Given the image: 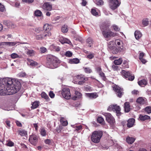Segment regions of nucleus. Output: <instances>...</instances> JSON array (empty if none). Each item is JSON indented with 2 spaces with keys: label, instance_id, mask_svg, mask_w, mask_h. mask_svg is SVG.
Returning a JSON list of instances; mask_svg holds the SVG:
<instances>
[{
  "label": "nucleus",
  "instance_id": "63",
  "mask_svg": "<svg viewBox=\"0 0 151 151\" xmlns=\"http://www.w3.org/2000/svg\"><path fill=\"white\" fill-rule=\"evenodd\" d=\"M112 68L114 70H116L119 69V67L114 65L112 66Z\"/></svg>",
  "mask_w": 151,
  "mask_h": 151
},
{
  "label": "nucleus",
  "instance_id": "19",
  "mask_svg": "<svg viewBox=\"0 0 151 151\" xmlns=\"http://www.w3.org/2000/svg\"><path fill=\"white\" fill-rule=\"evenodd\" d=\"M135 122V119L133 118L129 119L127 121V126L128 127L130 128L133 126Z\"/></svg>",
  "mask_w": 151,
  "mask_h": 151
},
{
  "label": "nucleus",
  "instance_id": "32",
  "mask_svg": "<svg viewBox=\"0 0 151 151\" xmlns=\"http://www.w3.org/2000/svg\"><path fill=\"white\" fill-rule=\"evenodd\" d=\"M142 23L144 27L147 26L149 24L148 19L146 18L143 19L142 20Z\"/></svg>",
  "mask_w": 151,
  "mask_h": 151
},
{
  "label": "nucleus",
  "instance_id": "58",
  "mask_svg": "<svg viewBox=\"0 0 151 151\" xmlns=\"http://www.w3.org/2000/svg\"><path fill=\"white\" fill-rule=\"evenodd\" d=\"M40 50L42 53H44L46 50L45 48L44 47H42L40 48Z\"/></svg>",
  "mask_w": 151,
  "mask_h": 151
},
{
  "label": "nucleus",
  "instance_id": "7",
  "mask_svg": "<svg viewBox=\"0 0 151 151\" xmlns=\"http://www.w3.org/2000/svg\"><path fill=\"white\" fill-rule=\"evenodd\" d=\"M122 76L127 79L129 81H133L134 79V76H133L129 72H127L125 70H122L121 72Z\"/></svg>",
  "mask_w": 151,
  "mask_h": 151
},
{
  "label": "nucleus",
  "instance_id": "3",
  "mask_svg": "<svg viewBox=\"0 0 151 151\" xmlns=\"http://www.w3.org/2000/svg\"><path fill=\"white\" fill-rule=\"evenodd\" d=\"M103 135V132L100 131H95L92 133L91 139L94 143H98Z\"/></svg>",
  "mask_w": 151,
  "mask_h": 151
},
{
  "label": "nucleus",
  "instance_id": "46",
  "mask_svg": "<svg viewBox=\"0 0 151 151\" xmlns=\"http://www.w3.org/2000/svg\"><path fill=\"white\" fill-rule=\"evenodd\" d=\"M98 122L100 124H103L104 121V119L101 117H99L97 118Z\"/></svg>",
  "mask_w": 151,
  "mask_h": 151
},
{
  "label": "nucleus",
  "instance_id": "28",
  "mask_svg": "<svg viewBox=\"0 0 151 151\" xmlns=\"http://www.w3.org/2000/svg\"><path fill=\"white\" fill-rule=\"evenodd\" d=\"M134 35L136 39L138 40L142 37V34L140 31H136L134 33Z\"/></svg>",
  "mask_w": 151,
  "mask_h": 151
},
{
  "label": "nucleus",
  "instance_id": "64",
  "mask_svg": "<svg viewBox=\"0 0 151 151\" xmlns=\"http://www.w3.org/2000/svg\"><path fill=\"white\" fill-rule=\"evenodd\" d=\"M5 9V8L4 5H1L0 6V11L1 12H3Z\"/></svg>",
  "mask_w": 151,
  "mask_h": 151
},
{
  "label": "nucleus",
  "instance_id": "25",
  "mask_svg": "<svg viewBox=\"0 0 151 151\" xmlns=\"http://www.w3.org/2000/svg\"><path fill=\"white\" fill-rule=\"evenodd\" d=\"M71 126L74 128H75V131L76 132H78L79 131L81 130L82 127V126L81 125H78L76 124L74 125H71Z\"/></svg>",
  "mask_w": 151,
  "mask_h": 151
},
{
  "label": "nucleus",
  "instance_id": "29",
  "mask_svg": "<svg viewBox=\"0 0 151 151\" xmlns=\"http://www.w3.org/2000/svg\"><path fill=\"white\" fill-rule=\"evenodd\" d=\"M18 132L21 136H26L27 135V132L24 129H20L18 131Z\"/></svg>",
  "mask_w": 151,
  "mask_h": 151
},
{
  "label": "nucleus",
  "instance_id": "9",
  "mask_svg": "<svg viewBox=\"0 0 151 151\" xmlns=\"http://www.w3.org/2000/svg\"><path fill=\"white\" fill-rule=\"evenodd\" d=\"M108 110L109 111L112 110L114 111H116L118 116L120 115V109L119 106H117L116 105L110 106L108 109Z\"/></svg>",
  "mask_w": 151,
  "mask_h": 151
},
{
  "label": "nucleus",
  "instance_id": "14",
  "mask_svg": "<svg viewBox=\"0 0 151 151\" xmlns=\"http://www.w3.org/2000/svg\"><path fill=\"white\" fill-rule=\"evenodd\" d=\"M19 42H3L1 43V45H7L9 46H12L19 43Z\"/></svg>",
  "mask_w": 151,
  "mask_h": 151
},
{
  "label": "nucleus",
  "instance_id": "42",
  "mask_svg": "<svg viewBox=\"0 0 151 151\" xmlns=\"http://www.w3.org/2000/svg\"><path fill=\"white\" fill-rule=\"evenodd\" d=\"M34 14L36 16H40L42 15V13L40 11L37 10L35 11Z\"/></svg>",
  "mask_w": 151,
  "mask_h": 151
},
{
  "label": "nucleus",
  "instance_id": "18",
  "mask_svg": "<svg viewBox=\"0 0 151 151\" xmlns=\"http://www.w3.org/2000/svg\"><path fill=\"white\" fill-rule=\"evenodd\" d=\"M75 96L72 97V99L74 100H77L81 98L82 95L81 93L77 91H75Z\"/></svg>",
  "mask_w": 151,
  "mask_h": 151
},
{
  "label": "nucleus",
  "instance_id": "23",
  "mask_svg": "<svg viewBox=\"0 0 151 151\" xmlns=\"http://www.w3.org/2000/svg\"><path fill=\"white\" fill-rule=\"evenodd\" d=\"M147 81L145 79L141 80L138 82V84L142 87H144L147 84Z\"/></svg>",
  "mask_w": 151,
  "mask_h": 151
},
{
  "label": "nucleus",
  "instance_id": "43",
  "mask_svg": "<svg viewBox=\"0 0 151 151\" xmlns=\"http://www.w3.org/2000/svg\"><path fill=\"white\" fill-rule=\"evenodd\" d=\"M112 29H113L114 30L116 31H119L120 30V29L118 26L114 24L111 26Z\"/></svg>",
  "mask_w": 151,
  "mask_h": 151
},
{
  "label": "nucleus",
  "instance_id": "13",
  "mask_svg": "<svg viewBox=\"0 0 151 151\" xmlns=\"http://www.w3.org/2000/svg\"><path fill=\"white\" fill-rule=\"evenodd\" d=\"M42 8L46 10L50 11L52 9V5L49 2L45 3L42 6Z\"/></svg>",
  "mask_w": 151,
  "mask_h": 151
},
{
  "label": "nucleus",
  "instance_id": "24",
  "mask_svg": "<svg viewBox=\"0 0 151 151\" xmlns=\"http://www.w3.org/2000/svg\"><path fill=\"white\" fill-rule=\"evenodd\" d=\"M145 55L143 52H141L139 54V59L143 63L145 64L146 62V60L143 58Z\"/></svg>",
  "mask_w": 151,
  "mask_h": 151
},
{
  "label": "nucleus",
  "instance_id": "60",
  "mask_svg": "<svg viewBox=\"0 0 151 151\" xmlns=\"http://www.w3.org/2000/svg\"><path fill=\"white\" fill-rule=\"evenodd\" d=\"M15 122L17 125L19 127H22V125L21 123L20 122L18 121H16Z\"/></svg>",
  "mask_w": 151,
  "mask_h": 151
},
{
  "label": "nucleus",
  "instance_id": "6",
  "mask_svg": "<svg viewBox=\"0 0 151 151\" xmlns=\"http://www.w3.org/2000/svg\"><path fill=\"white\" fill-rule=\"evenodd\" d=\"M102 33L105 38L114 37L117 36V33H114L113 32L111 31L110 30L103 31Z\"/></svg>",
  "mask_w": 151,
  "mask_h": 151
},
{
  "label": "nucleus",
  "instance_id": "52",
  "mask_svg": "<svg viewBox=\"0 0 151 151\" xmlns=\"http://www.w3.org/2000/svg\"><path fill=\"white\" fill-rule=\"evenodd\" d=\"M96 70L98 73L102 71L101 68L100 66H97L96 68Z\"/></svg>",
  "mask_w": 151,
  "mask_h": 151
},
{
  "label": "nucleus",
  "instance_id": "61",
  "mask_svg": "<svg viewBox=\"0 0 151 151\" xmlns=\"http://www.w3.org/2000/svg\"><path fill=\"white\" fill-rule=\"evenodd\" d=\"M5 123L7 125L6 127H7L8 128H9L10 127V122L8 120H6L5 121Z\"/></svg>",
  "mask_w": 151,
  "mask_h": 151
},
{
  "label": "nucleus",
  "instance_id": "38",
  "mask_svg": "<svg viewBox=\"0 0 151 151\" xmlns=\"http://www.w3.org/2000/svg\"><path fill=\"white\" fill-rule=\"evenodd\" d=\"M39 102L38 101H35L32 103L31 108L33 109L36 108L39 106Z\"/></svg>",
  "mask_w": 151,
  "mask_h": 151
},
{
  "label": "nucleus",
  "instance_id": "21",
  "mask_svg": "<svg viewBox=\"0 0 151 151\" xmlns=\"http://www.w3.org/2000/svg\"><path fill=\"white\" fill-rule=\"evenodd\" d=\"M124 110L126 112H128L130 110V106L129 102H126L124 104Z\"/></svg>",
  "mask_w": 151,
  "mask_h": 151
},
{
  "label": "nucleus",
  "instance_id": "15",
  "mask_svg": "<svg viewBox=\"0 0 151 151\" xmlns=\"http://www.w3.org/2000/svg\"><path fill=\"white\" fill-rule=\"evenodd\" d=\"M137 102L141 105H143L146 103V99L145 98L139 97L137 100Z\"/></svg>",
  "mask_w": 151,
  "mask_h": 151
},
{
  "label": "nucleus",
  "instance_id": "31",
  "mask_svg": "<svg viewBox=\"0 0 151 151\" xmlns=\"http://www.w3.org/2000/svg\"><path fill=\"white\" fill-rule=\"evenodd\" d=\"M139 118L142 121H144L146 119H150V117L147 115H140L139 116Z\"/></svg>",
  "mask_w": 151,
  "mask_h": 151
},
{
  "label": "nucleus",
  "instance_id": "53",
  "mask_svg": "<svg viewBox=\"0 0 151 151\" xmlns=\"http://www.w3.org/2000/svg\"><path fill=\"white\" fill-rule=\"evenodd\" d=\"M51 47H53L54 50H55L56 51L58 52L60 50V48L58 46H55L54 45H52Z\"/></svg>",
  "mask_w": 151,
  "mask_h": 151
},
{
  "label": "nucleus",
  "instance_id": "10",
  "mask_svg": "<svg viewBox=\"0 0 151 151\" xmlns=\"http://www.w3.org/2000/svg\"><path fill=\"white\" fill-rule=\"evenodd\" d=\"M113 88L117 96L119 98L121 97L124 93L123 88H121L115 85L114 86Z\"/></svg>",
  "mask_w": 151,
  "mask_h": 151
},
{
  "label": "nucleus",
  "instance_id": "34",
  "mask_svg": "<svg viewBox=\"0 0 151 151\" xmlns=\"http://www.w3.org/2000/svg\"><path fill=\"white\" fill-rule=\"evenodd\" d=\"M60 122L62 125L64 126H66L68 124V122L67 120L63 117H61L60 119Z\"/></svg>",
  "mask_w": 151,
  "mask_h": 151
},
{
  "label": "nucleus",
  "instance_id": "4",
  "mask_svg": "<svg viewBox=\"0 0 151 151\" xmlns=\"http://www.w3.org/2000/svg\"><path fill=\"white\" fill-rule=\"evenodd\" d=\"M74 79L78 84L80 85H82L88 80L87 78L82 75H78L75 76Z\"/></svg>",
  "mask_w": 151,
  "mask_h": 151
},
{
  "label": "nucleus",
  "instance_id": "50",
  "mask_svg": "<svg viewBox=\"0 0 151 151\" xmlns=\"http://www.w3.org/2000/svg\"><path fill=\"white\" fill-rule=\"evenodd\" d=\"M65 55L66 57H69L72 56V53L70 51H68L66 52Z\"/></svg>",
  "mask_w": 151,
  "mask_h": 151
},
{
  "label": "nucleus",
  "instance_id": "44",
  "mask_svg": "<svg viewBox=\"0 0 151 151\" xmlns=\"http://www.w3.org/2000/svg\"><path fill=\"white\" fill-rule=\"evenodd\" d=\"M87 42L88 44V46L91 47L93 44V42L92 39L91 38H88L87 40Z\"/></svg>",
  "mask_w": 151,
  "mask_h": 151
},
{
  "label": "nucleus",
  "instance_id": "36",
  "mask_svg": "<svg viewBox=\"0 0 151 151\" xmlns=\"http://www.w3.org/2000/svg\"><path fill=\"white\" fill-rule=\"evenodd\" d=\"M27 54L29 56H34L35 53V51L33 50L27 49Z\"/></svg>",
  "mask_w": 151,
  "mask_h": 151
},
{
  "label": "nucleus",
  "instance_id": "5",
  "mask_svg": "<svg viewBox=\"0 0 151 151\" xmlns=\"http://www.w3.org/2000/svg\"><path fill=\"white\" fill-rule=\"evenodd\" d=\"M109 6L112 10L116 9L120 5L121 1L118 0H108Z\"/></svg>",
  "mask_w": 151,
  "mask_h": 151
},
{
  "label": "nucleus",
  "instance_id": "48",
  "mask_svg": "<svg viewBox=\"0 0 151 151\" xmlns=\"http://www.w3.org/2000/svg\"><path fill=\"white\" fill-rule=\"evenodd\" d=\"M36 38L37 40H42L43 39L42 33L40 34L36 35Z\"/></svg>",
  "mask_w": 151,
  "mask_h": 151
},
{
  "label": "nucleus",
  "instance_id": "39",
  "mask_svg": "<svg viewBox=\"0 0 151 151\" xmlns=\"http://www.w3.org/2000/svg\"><path fill=\"white\" fill-rule=\"evenodd\" d=\"M122 58H119L118 60H116L114 61V63L116 65H119L122 62Z\"/></svg>",
  "mask_w": 151,
  "mask_h": 151
},
{
  "label": "nucleus",
  "instance_id": "47",
  "mask_svg": "<svg viewBox=\"0 0 151 151\" xmlns=\"http://www.w3.org/2000/svg\"><path fill=\"white\" fill-rule=\"evenodd\" d=\"M99 74L104 80H105L106 77L105 76V74L102 71L99 73Z\"/></svg>",
  "mask_w": 151,
  "mask_h": 151
},
{
  "label": "nucleus",
  "instance_id": "62",
  "mask_svg": "<svg viewBox=\"0 0 151 151\" xmlns=\"http://www.w3.org/2000/svg\"><path fill=\"white\" fill-rule=\"evenodd\" d=\"M45 142L46 144L49 145L51 143V141L49 139H46L45 140Z\"/></svg>",
  "mask_w": 151,
  "mask_h": 151
},
{
  "label": "nucleus",
  "instance_id": "26",
  "mask_svg": "<svg viewBox=\"0 0 151 151\" xmlns=\"http://www.w3.org/2000/svg\"><path fill=\"white\" fill-rule=\"evenodd\" d=\"M135 140V139L133 137H128L126 138L127 142L129 144H132Z\"/></svg>",
  "mask_w": 151,
  "mask_h": 151
},
{
  "label": "nucleus",
  "instance_id": "30",
  "mask_svg": "<svg viewBox=\"0 0 151 151\" xmlns=\"http://www.w3.org/2000/svg\"><path fill=\"white\" fill-rule=\"evenodd\" d=\"M79 62V60L77 58L70 59L69 60V63L70 64H78Z\"/></svg>",
  "mask_w": 151,
  "mask_h": 151
},
{
  "label": "nucleus",
  "instance_id": "40",
  "mask_svg": "<svg viewBox=\"0 0 151 151\" xmlns=\"http://www.w3.org/2000/svg\"><path fill=\"white\" fill-rule=\"evenodd\" d=\"M11 57L13 59H15L17 58H21V56L17 54L16 53H13L11 55Z\"/></svg>",
  "mask_w": 151,
  "mask_h": 151
},
{
  "label": "nucleus",
  "instance_id": "2",
  "mask_svg": "<svg viewBox=\"0 0 151 151\" xmlns=\"http://www.w3.org/2000/svg\"><path fill=\"white\" fill-rule=\"evenodd\" d=\"M60 63L58 59L54 56L48 55L47 57V65L49 68L52 69L56 68Z\"/></svg>",
  "mask_w": 151,
  "mask_h": 151
},
{
  "label": "nucleus",
  "instance_id": "1",
  "mask_svg": "<svg viewBox=\"0 0 151 151\" xmlns=\"http://www.w3.org/2000/svg\"><path fill=\"white\" fill-rule=\"evenodd\" d=\"M21 88L18 81L9 78H5L3 84H0V95H11L16 93Z\"/></svg>",
  "mask_w": 151,
  "mask_h": 151
},
{
  "label": "nucleus",
  "instance_id": "12",
  "mask_svg": "<svg viewBox=\"0 0 151 151\" xmlns=\"http://www.w3.org/2000/svg\"><path fill=\"white\" fill-rule=\"evenodd\" d=\"M107 121L110 124H113L115 122L114 119L111 114L109 113H105L104 114Z\"/></svg>",
  "mask_w": 151,
  "mask_h": 151
},
{
  "label": "nucleus",
  "instance_id": "56",
  "mask_svg": "<svg viewBox=\"0 0 151 151\" xmlns=\"http://www.w3.org/2000/svg\"><path fill=\"white\" fill-rule=\"evenodd\" d=\"M7 145L8 146L12 147L14 146V143L12 141H9Z\"/></svg>",
  "mask_w": 151,
  "mask_h": 151
},
{
  "label": "nucleus",
  "instance_id": "59",
  "mask_svg": "<svg viewBox=\"0 0 151 151\" xmlns=\"http://www.w3.org/2000/svg\"><path fill=\"white\" fill-rule=\"evenodd\" d=\"M23 2L28 3H32L34 1V0H22Z\"/></svg>",
  "mask_w": 151,
  "mask_h": 151
},
{
  "label": "nucleus",
  "instance_id": "51",
  "mask_svg": "<svg viewBox=\"0 0 151 151\" xmlns=\"http://www.w3.org/2000/svg\"><path fill=\"white\" fill-rule=\"evenodd\" d=\"M92 14L94 16H96L98 15V13L96 12V10L94 9H92L91 10Z\"/></svg>",
  "mask_w": 151,
  "mask_h": 151
},
{
  "label": "nucleus",
  "instance_id": "27",
  "mask_svg": "<svg viewBox=\"0 0 151 151\" xmlns=\"http://www.w3.org/2000/svg\"><path fill=\"white\" fill-rule=\"evenodd\" d=\"M87 96L90 99H95L98 96V95L96 93H87Z\"/></svg>",
  "mask_w": 151,
  "mask_h": 151
},
{
  "label": "nucleus",
  "instance_id": "16",
  "mask_svg": "<svg viewBox=\"0 0 151 151\" xmlns=\"http://www.w3.org/2000/svg\"><path fill=\"white\" fill-rule=\"evenodd\" d=\"M27 60L28 65H29L32 67H35L37 66L38 65L37 63L32 60L29 58L27 59Z\"/></svg>",
  "mask_w": 151,
  "mask_h": 151
},
{
  "label": "nucleus",
  "instance_id": "54",
  "mask_svg": "<svg viewBox=\"0 0 151 151\" xmlns=\"http://www.w3.org/2000/svg\"><path fill=\"white\" fill-rule=\"evenodd\" d=\"M49 95L51 98H53L54 97L55 95L52 91H50L49 93Z\"/></svg>",
  "mask_w": 151,
  "mask_h": 151
},
{
  "label": "nucleus",
  "instance_id": "8",
  "mask_svg": "<svg viewBox=\"0 0 151 151\" xmlns=\"http://www.w3.org/2000/svg\"><path fill=\"white\" fill-rule=\"evenodd\" d=\"M63 96L65 99H69L71 98V95L69 88H65L63 89L62 91Z\"/></svg>",
  "mask_w": 151,
  "mask_h": 151
},
{
  "label": "nucleus",
  "instance_id": "57",
  "mask_svg": "<svg viewBox=\"0 0 151 151\" xmlns=\"http://www.w3.org/2000/svg\"><path fill=\"white\" fill-rule=\"evenodd\" d=\"M94 56V55L93 54H90L87 55V57L89 59H91L93 58Z\"/></svg>",
  "mask_w": 151,
  "mask_h": 151
},
{
  "label": "nucleus",
  "instance_id": "45",
  "mask_svg": "<svg viewBox=\"0 0 151 151\" xmlns=\"http://www.w3.org/2000/svg\"><path fill=\"white\" fill-rule=\"evenodd\" d=\"M145 111L147 114H150L151 113V107L150 106H147L145 108Z\"/></svg>",
  "mask_w": 151,
  "mask_h": 151
},
{
  "label": "nucleus",
  "instance_id": "41",
  "mask_svg": "<svg viewBox=\"0 0 151 151\" xmlns=\"http://www.w3.org/2000/svg\"><path fill=\"white\" fill-rule=\"evenodd\" d=\"M68 31L67 26L64 25L62 26L61 28V31L64 33L67 32Z\"/></svg>",
  "mask_w": 151,
  "mask_h": 151
},
{
  "label": "nucleus",
  "instance_id": "17",
  "mask_svg": "<svg viewBox=\"0 0 151 151\" xmlns=\"http://www.w3.org/2000/svg\"><path fill=\"white\" fill-rule=\"evenodd\" d=\"M59 41L62 44L64 43H67L70 44L71 43L70 41L69 40L62 37H60Z\"/></svg>",
  "mask_w": 151,
  "mask_h": 151
},
{
  "label": "nucleus",
  "instance_id": "37",
  "mask_svg": "<svg viewBox=\"0 0 151 151\" xmlns=\"http://www.w3.org/2000/svg\"><path fill=\"white\" fill-rule=\"evenodd\" d=\"M40 132L41 135L43 136H45L46 135L45 130V129L43 127H41L40 129Z\"/></svg>",
  "mask_w": 151,
  "mask_h": 151
},
{
  "label": "nucleus",
  "instance_id": "55",
  "mask_svg": "<svg viewBox=\"0 0 151 151\" xmlns=\"http://www.w3.org/2000/svg\"><path fill=\"white\" fill-rule=\"evenodd\" d=\"M103 4L104 2L102 0H99L96 3V4L98 5H102Z\"/></svg>",
  "mask_w": 151,
  "mask_h": 151
},
{
  "label": "nucleus",
  "instance_id": "22",
  "mask_svg": "<svg viewBox=\"0 0 151 151\" xmlns=\"http://www.w3.org/2000/svg\"><path fill=\"white\" fill-rule=\"evenodd\" d=\"M43 39H46L51 35V33L49 31H44L42 33Z\"/></svg>",
  "mask_w": 151,
  "mask_h": 151
},
{
  "label": "nucleus",
  "instance_id": "20",
  "mask_svg": "<svg viewBox=\"0 0 151 151\" xmlns=\"http://www.w3.org/2000/svg\"><path fill=\"white\" fill-rule=\"evenodd\" d=\"M115 44L116 46L120 47L121 49H123V43L121 40L119 39L115 40Z\"/></svg>",
  "mask_w": 151,
  "mask_h": 151
},
{
  "label": "nucleus",
  "instance_id": "11",
  "mask_svg": "<svg viewBox=\"0 0 151 151\" xmlns=\"http://www.w3.org/2000/svg\"><path fill=\"white\" fill-rule=\"evenodd\" d=\"M38 137L37 135L32 134L29 136V141L32 144L35 145L38 142Z\"/></svg>",
  "mask_w": 151,
  "mask_h": 151
},
{
  "label": "nucleus",
  "instance_id": "35",
  "mask_svg": "<svg viewBox=\"0 0 151 151\" xmlns=\"http://www.w3.org/2000/svg\"><path fill=\"white\" fill-rule=\"evenodd\" d=\"M41 96L42 98L45 99L47 101H50V99L48 96L44 92H42L41 93Z\"/></svg>",
  "mask_w": 151,
  "mask_h": 151
},
{
  "label": "nucleus",
  "instance_id": "33",
  "mask_svg": "<svg viewBox=\"0 0 151 151\" xmlns=\"http://www.w3.org/2000/svg\"><path fill=\"white\" fill-rule=\"evenodd\" d=\"M52 26L48 24H45L43 27L44 29L45 30V31H49L52 29Z\"/></svg>",
  "mask_w": 151,
  "mask_h": 151
},
{
  "label": "nucleus",
  "instance_id": "49",
  "mask_svg": "<svg viewBox=\"0 0 151 151\" xmlns=\"http://www.w3.org/2000/svg\"><path fill=\"white\" fill-rule=\"evenodd\" d=\"M85 71L86 73H90L92 72L91 70L89 68H84Z\"/></svg>",
  "mask_w": 151,
  "mask_h": 151
}]
</instances>
